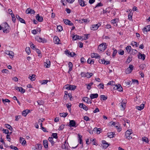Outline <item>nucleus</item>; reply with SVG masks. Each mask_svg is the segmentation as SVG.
<instances>
[{
    "label": "nucleus",
    "mask_w": 150,
    "mask_h": 150,
    "mask_svg": "<svg viewBox=\"0 0 150 150\" xmlns=\"http://www.w3.org/2000/svg\"><path fill=\"white\" fill-rule=\"evenodd\" d=\"M1 26L3 32L6 33L9 32L10 28L6 22L3 23L1 24Z\"/></svg>",
    "instance_id": "1"
},
{
    "label": "nucleus",
    "mask_w": 150,
    "mask_h": 150,
    "mask_svg": "<svg viewBox=\"0 0 150 150\" xmlns=\"http://www.w3.org/2000/svg\"><path fill=\"white\" fill-rule=\"evenodd\" d=\"M132 131L131 129L128 130L125 132V136L126 138L129 140L132 138V137L130 135L132 134Z\"/></svg>",
    "instance_id": "2"
},
{
    "label": "nucleus",
    "mask_w": 150,
    "mask_h": 150,
    "mask_svg": "<svg viewBox=\"0 0 150 150\" xmlns=\"http://www.w3.org/2000/svg\"><path fill=\"white\" fill-rule=\"evenodd\" d=\"M65 54L68 56H70L71 57H73L75 55H76L74 52H70L68 50H66L64 51Z\"/></svg>",
    "instance_id": "3"
},
{
    "label": "nucleus",
    "mask_w": 150,
    "mask_h": 150,
    "mask_svg": "<svg viewBox=\"0 0 150 150\" xmlns=\"http://www.w3.org/2000/svg\"><path fill=\"white\" fill-rule=\"evenodd\" d=\"M134 66L132 65H129V67L125 70L126 73L127 74L130 73L133 69Z\"/></svg>",
    "instance_id": "4"
},
{
    "label": "nucleus",
    "mask_w": 150,
    "mask_h": 150,
    "mask_svg": "<svg viewBox=\"0 0 150 150\" xmlns=\"http://www.w3.org/2000/svg\"><path fill=\"white\" fill-rule=\"evenodd\" d=\"M35 39L36 40L39 42L44 43L46 41L44 38H42L38 36L36 37Z\"/></svg>",
    "instance_id": "5"
},
{
    "label": "nucleus",
    "mask_w": 150,
    "mask_h": 150,
    "mask_svg": "<svg viewBox=\"0 0 150 150\" xmlns=\"http://www.w3.org/2000/svg\"><path fill=\"white\" fill-rule=\"evenodd\" d=\"M25 13H26L28 14H34L35 12V11L32 9L30 8H28L27 9V10L25 11Z\"/></svg>",
    "instance_id": "6"
},
{
    "label": "nucleus",
    "mask_w": 150,
    "mask_h": 150,
    "mask_svg": "<svg viewBox=\"0 0 150 150\" xmlns=\"http://www.w3.org/2000/svg\"><path fill=\"white\" fill-rule=\"evenodd\" d=\"M100 25V24L93 25H92V26L91 28V29L93 30H97L98 27Z\"/></svg>",
    "instance_id": "7"
},
{
    "label": "nucleus",
    "mask_w": 150,
    "mask_h": 150,
    "mask_svg": "<svg viewBox=\"0 0 150 150\" xmlns=\"http://www.w3.org/2000/svg\"><path fill=\"white\" fill-rule=\"evenodd\" d=\"M15 88L18 91L21 92L22 93H23L25 92V90L22 87H18L16 86L15 87Z\"/></svg>",
    "instance_id": "8"
},
{
    "label": "nucleus",
    "mask_w": 150,
    "mask_h": 150,
    "mask_svg": "<svg viewBox=\"0 0 150 150\" xmlns=\"http://www.w3.org/2000/svg\"><path fill=\"white\" fill-rule=\"evenodd\" d=\"M91 58H100V56L97 53H91Z\"/></svg>",
    "instance_id": "9"
},
{
    "label": "nucleus",
    "mask_w": 150,
    "mask_h": 150,
    "mask_svg": "<svg viewBox=\"0 0 150 150\" xmlns=\"http://www.w3.org/2000/svg\"><path fill=\"white\" fill-rule=\"evenodd\" d=\"M69 126L70 127H76V123L74 120H70L69 122Z\"/></svg>",
    "instance_id": "10"
},
{
    "label": "nucleus",
    "mask_w": 150,
    "mask_h": 150,
    "mask_svg": "<svg viewBox=\"0 0 150 150\" xmlns=\"http://www.w3.org/2000/svg\"><path fill=\"white\" fill-rule=\"evenodd\" d=\"M64 23L66 24H67L70 26H72L73 25V23L71 22L69 20L67 19H64Z\"/></svg>",
    "instance_id": "11"
},
{
    "label": "nucleus",
    "mask_w": 150,
    "mask_h": 150,
    "mask_svg": "<svg viewBox=\"0 0 150 150\" xmlns=\"http://www.w3.org/2000/svg\"><path fill=\"white\" fill-rule=\"evenodd\" d=\"M36 19L39 22H42L43 20V18L42 16H40L39 14L36 15Z\"/></svg>",
    "instance_id": "12"
},
{
    "label": "nucleus",
    "mask_w": 150,
    "mask_h": 150,
    "mask_svg": "<svg viewBox=\"0 0 150 150\" xmlns=\"http://www.w3.org/2000/svg\"><path fill=\"white\" fill-rule=\"evenodd\" d=\"M115 89H117L118 91L120 92L122 91V88L120 84H118V85H115V88H114Z\"/></svg>",
    "instance_id": "13"
},
{
    "label": "nucleus",
    "mask_w": 150,
    "mask_h": 150,
    "mask_svg": "<svg viewBox=\"0 0 150 150\" xmlns=\"http://www.w3.org/2000/svg\"><path fill=\"white\" fill-rule=\"evenodd\" d=\"M83 101L86 102L87 103H90V104H91L92 103V102L91 101L90 99L88 97H84L83 98Z\"/></svg>",
    "instance_id": "14"
},
{
    "label": "nucleus",
    "mask_w": 150,
    "mask_h": 150,
    "mask_svg": "<svg viewBox=\"0 0 150 150\" xmlns=\"http://www.w3.org/2000/svg\"><path fill=\"white\" fill-rule=\"evenodd\" d=\"M79 106L80 108H82L85 110L87 111L88 110V107L83 104V103H80L79 105Z\"/></svg>",
    "instance_id": "15"
},
{
    "label": "nucleus",
    "mask_w": 150,
    "mask_h": 150,
    "mask_svg": "<svg viewBox=\"0 0 150 150\" xmlns=\"http://www.w3.org/2000/svg\"><path fill=\"white\" fill-rule=\"evenodd\" d=\"M68 143H67L66 142V141H65L64 142V144L62 145V148L63 149L68 150Z\"/></svg>",
    "instance_id": "16"
},
{
    "label": "nucleus",
    "mask_w": 150,
    "mask_h": 150,
    "mask_svg": "<svg viewBox=\"0 0 150 150\" xmlns=\"http://www.w3.org/2000/svg\"><path fill=\"white\" fill-rule=\"evenodd\" d=\"M82 38V37L76 35H74L72 37V39L73 40H76L77 39L81 40Z\"/></svg>",
    "instance_id": "17"
},
{
    "label": "nucleus",
    "mask_w": 150,
    "mask_h": 150,
    "mask_svg": "<svg viewBox=\"0 0 150 150\" xmlns=\"http://www.w3.org/2000/svg\"><path fill=\"white\" fill-rule=\"evenodd\" d=\"M79 4L82 7L86 5V4H85V2L83 0H79Z\"/></svg>",
    "instance_id": "18"
},
{
    "label": "nucleus",
    "mask_w": 150,
    "mask_h": 150,
    "mask_svg": "<svg viewBox=\"0 0 150 150\" xmlns=\"http://www.w3.org/2000/svg\"><path fill=\"white\" fill-rule=\"evenodd\" d=\"M50 65V62L49 60H47L45 62V66L46 68H49Z\"/></svg>",
    "instance_id": "19"
},
{
    "label": "nucleus",
    "mask_w": 150,
    "mask_h": 150,
    "mask_svg": "<svg viewBox=\"0 0 150 150\" xmlns=\"http://www.w3.org/2000/svg\"><path fill=\"white\" fill-rule=\"evenodd\" d=\"M95 62V60L93 59H92L90 58H89L87 61V62L88 63L91 65L92 64H93Z\"/></svg>",
    "instance_id": "20"
},
{
    "label": "nucleus",
    "mask_w": 150,
    "mask_h": 150,
    "mask_svg": "<svg viewBox=\"0 0 150 150\" xmlns=\"http://www.w3.org/2000/svg\"><path fill=\"white\" fill-rule=\"evenodd\" d=\"M68 67L69 69L68 71V73L69 74L70 72L72 70L73 64L72 63L69 62L68 63Z\"/></svg>",
    "instance_id": "21"
},
{
    "label": "nucleus",
    "mask_w": 150,
    "mask_h": 150,
    "mask_svg": "<svg viewBox=\"0 0 150 150\" xmlns=\"http://www.w3.org/2000/svg\"><path fill=\"white\" fill-rule=\"evenodd\" d=\"M43 144L46 149L48 148V142L47 140H44L43 141Z\"/></svg>",
    "instance_id": "22"
},
{
    "label": "nucleus",
    "mask_w": 150,
    "mask_h": 150,
    "mask_svg": "<svg viewBox=\"0 0 150 150\" xmlns=\"http://www.w3.org/2000/svg\"><path fill=\"white\" fill-rule=\"evenodd\" d=\"M98 96L97 93L91 94L90 95V97L91 99L97 98Z\"/></svg>",
    "instance_id": "23"
},
{
    "label": "nucleus",
    "mask_w": 150,
    "mask_h": 150,
    "mask_svg": "<svg viewBox=\"0 0 150 150\" xmlns=\"http://www.w3.org/2000/svg\"><path fill=\"white\" fill-rule=\"evenodd\" d=\"M115 135L114 132H110L108 133V137L110 138H112Z\"/></svg>",
    "instance_id": "24"
},
{
    "label": "nucleus",
    "mask_w": 150,
    "mask_h": 150,
    "mask_svg": "<svg viewBox=\"0 0 150 150\" xmlns=\"http://www.w3.org/2000/svg\"><path fill=\"white\" fill-rule=\"evenodd\" d=\"M29 112H30V110H25L23 111L22 115L23 116H26Z\"/></svg>",
    "instance_id": "25"
},
{
    "label": "nucleus",
    "mask_w": 150,
    "mask_h": 150,
    "mask_svg": "<svg viewBox=\"0 0 150 150\" xmlns=\"http://www.w3.org/2000/svg\"><path fill=\"white\" fill-rule=\"evenodd\" d=\"M20 142L22 145H24L26 143V141L23 138L20 137Z\"/></svg>",
    "instance_id": "26"
},
{
    "label": "nucleus",
    "mask_w": 150,
    "mask_h": 150,
    "mask_svg": "<svg viewBox=\"0 0 150 150\" xmlns=\"http://www.w3.org/2000/svg\"><path fill=\"white\" fill-rule=\"evenodd\" d=\"M144 31L148 32L150 30V25H149L145 26L143 29Z\"/></svg>",
    "instance_id": "27"
},
{
    "label": "nucleus",
    "mask_w": 150,
    "mask_h": 150,
    "mask_svg": "<svg viewBox=\"0 0 150 150\" xmlns=\"http://www.w3.org/2000/svg\"><path fill=\"white\" fill-rule=\"evenodd\" d=\"M94 131H96L97 133L98 134H99L102 131V129L100 128H97V127H95L93 129Z\"/></svg>",
    "instance_id": "28"
},
{
    "label": "nucleus",
    "mask_w": 150,
    "mask_h": 150,
    "mask_svg": "<svg viewBox=\"0 0 150 150\" xmlns=\"http://www.w3.org/2000/svg\"><path fill=\"white\" fill-rule=\"evenodd\" d=\"M59 39L57 36H55L54 38V41L55 43L58 44L59 43Z\"/></svg>",
    "instance_id": "29"
},
{
    "label": "nucleus",
    "mask_w": 150,
    "mask_h": 150,
    "mask_svg": "<svg viewBox=\"0 0 150 150\" xmlns=\"http://www.w3.org/2000/svg\"><path fill=\"white\" fill-rule=\"evenodd\" d=\"M102 143L103 144L105 145V146H103V147L105 149L107 148L109 146V144H108V143L105 140H103L102 141Z\"/></svg>",
    "instance_id": "30"
},
{
    "label": "nucleus",
    "mask_w": 150,
    "mask_h": 150,
    "mask_svg": "<svg viewBox=\"0 0 150 150\" xmlns=\"http://www.w3.org/2000/svg\"><path fill=\"white\" fill-rule=\"evenodd\" d=\"M48 140L51 143L52 146L54 145L55 142H54L53 138L52 137H49L48 138Z\"/></svg>",
    "instance_id": "31"
},
{
    "label": "nucleus",
    "mask_w": 150,
    "mask_h": 150,
    "mask_svg": "<svg viewBox=\"0 0 150 150\" xmlns=\"http://www.w3.org/2000/svg\"><path fill=\"white\" fill-rule=\"evenodd\" d=\"M144 104H142L140 106H136V108L139 110H141L144 108Z\"/></svg>",
    "instance_id": "32"
},
{
    "label": "nucleus",
    "mask_w": 150,
    "mask_h": 150,
    "mask_svg": "<svg viewBox=\"0 0 150 150\" xmlns=\"http://www.w3.org/2000/svg\"><path fill=\"white\" fill-rule=\"evenodd\" d=\"M5 127L8 129L12 131L13 130V128L9 124H6L5 125Z\"/></svg>",
    "instance_id": "33"
},
{
    "label": "nucleus",
    "mask_w": 150,
    "mask_h": 150,
    "mask_svg": "<svg viewBox=\"0 0 150 150\" xmlns=\"http://www.w3.org/2000/svg\"><path fill=\"white\" fill-rule=\"evenodd\" d=\"M121 105H120V108L122 110H124L125 109L126 106V103H123V102L121 103Z\"/></svg>",
    "instance_id": "34"
},
{
    "label": "nucleus",
    "mask_w": 150,
    "mask_h": 150,
    "mask_svg": "<svg viewBox=\"0 0 150 150\" xmlns=\"http://www.w3.org/2000/svg\"><path fill=\"white\" fill-rule=\"evenodd\" d=\"M93 75V74L92 73L87 72L86 74V76L88 78H90Z\"/></svg>",
    "instance_id": "35"
},
{
    "label": "nucleus",
    "mask_w": 150,
    "mask_h": 150,
    "mask_svg": "<svg viewBox=\"0 0 150 150\" xmlns=\"http://www.w3.org/2000/svg\"><path fill=\"white\" fill-rule=\"evenodd\" d=\"M78 137H79V144H82V136L79 134H78Z\"/></svg>",
    "instance_id": "36"
},
{
    "label": "nucleus",
    "mask_w": 150,
    "mask_h": 150,
    "mask_svg": "<svg viewBox=\"0 0 150 150\" xmlns=\"http://www.w3.org/2000/svg\"><path fill=\"white\" fill-rule=\"evenodd\" d=\"M101 100L102 99L103 100H105L107 98V96L104 95H101L100 96Z\"/></svg>",
    "instance_id": "37"
},
{
    "label": "nucleus",
    "mask_w": 150,
    "mask_h": 150,
    "mask_svg": "<svg viewBox=\"0 0 150 150\" xmlns=\"http://www.w3.org/2000/svg\"><path fill=\"white\" fill-rule=\"evenodd\" d=\"M107 47H98V50L99 52H103Z\"/></svg>",
    "instance_id": "38"
},
{
    "label": "nucleus",
    "mask_w": 150,
    "mask_h": 150,
    "mask_svg": "<svg viewBox=\"0 0 150 150\" xmlns=\"http://www.w3.org/2000/svg\"><path fill=\"white\" fill-rule=\"evenodd\" d=\"M68 114L67 113H60V115L61 117H66Z\"/></svg>",
    "instance_id": "39"
},
{
    "label": "nucleus",
    "mask_w": 150,
    "mask_h": 150,
    "mask_svg": "<svg viewBox=\"0 0 150 150\" xmlns=\"http://www.w3.org/2000/svg\"><path fill=\"white\" fill-rule=\"evenodd\" d=\"M25 51L28 54H30L31 52L30 47H26Z\"/></svg>",
    "instance_id": "40"
},
{
    "label": "nucleus",
    "mask_w": 150,
    "mask_h": 150,
    "mask_svg": "<svg viewBox=\"0 0 150 150\" xmlns=\"http://www.w3.org/2000/svg\"><path fill=\"white\" fill-rule=\"evenodd\" d=\"M131 44L132 46H135L136 47H137L139 45L137 43V42L135 41H132L131 43Z\"/></svg>",
    "instance_id": "41"
},
{
    "label": "nucleus",
    "mask_w": 150,
    "mask_h": 150,
    "mask_svg": "<svg viewBox=\"0 0 150 150\" xmlns=\"http://www.w3.org/2000/svg\"><path fill=\"white\" fill-rule=\"evenodd\" d=\"M57 29L58 31L61 32L63 30L62 27V26L59 25H58L57 27Z\"/></svg>",
    "instance_id": "42"
},
{
    "label": "nucleus",
    "mask_w": 150,
    "mask_h": 150,
    "mask_svg": "<svg viewBox=\"0 0 150 150\" xmlns=\"http://www.w3.org/2000/svg\"><path fill=\"white\" fill-rule=\"evenodd\" d=\"M139 57L140 59H141L143 60H144L145 59V55L144 54H141Z\"/></svg>",
    "instance_id": "43"
},
{
    "label": "nucleus",
    "mask_w": 150,
    "mask_h": 150,
    "mask_svg": "<svg viewBox=\"0 0 150 150\" xmlns=\"http://www.w3.org/2000/svg\"><path fill=\"white\" fill-rule=\"evenodd\" d=\"M99 62L100 63L105 64V60L104 59H100L99 60Z\"/></svg>",
    "instance_id": "44"
},
{
    "label": "nucleus",
    "mask_w": 150,
    "mask_h": 150,
    "mask_svg": "<svg viewBox=\"0 0 150 150\" xmlns=\"http://www.w3.org/2000/svg\"><path fill=\"white\" fill-rule=\"evenodd\" d=\"M142 140L143 142H145L146 143H148L149 142L148 138L145 137H144L142 138Z\"/></svg>",
    "instance_id": "45"
},
{
    "label": "nucleus",
    "mask_w": 150,
    "mask_h": 150,
    "mask_svg": "<svg viewBox=\"0 0 150 150\" xmlns=\"http://www.w3.org/2000/svg\"><path fill=\"white\" fill-rule=\"evenodd\" d=\"M93 84V82H91L90 83L88 84L87 86V88L88 90H90L91 88V86Z\"/></svg>",
    "instance_id": "46"
},
{
    "label": "nucleus",
    "mask_w": 150,
    "mask_h": 150,
    "mask_svg": "<svg viewBox=\"0 0 150 150\" xmlns=\"http://www.w3.org/2000/svg\"><path fill=\"white\" fill-rule=\"evenodd\" d=\"M35 75H34V74H33V75H32L31 76H30L29 77V78H30V79L32 81H34L35 80Z\"/></svg>",
    "instance_id": "47"
},
{
    "label": "nucleus",
    "mask_w": 150,
    "mask_h": 150,
    "mask_svg": "<svg viewBox=\"0 0 150 150\" xmlns=\"http://www.w3.org/2000/svg\"><path fill=\"white\" fill-rule=\"evenodd\" d=\"M137 51L136 50L131 49V52L130 54H134L137 53Z\"/></svg>",
    "instance_id": "48"
},
{
    "label": "nucleus",
    "mask_w": 150,
    "mask_h": 150,
    "mask_svg": "<svg viewBox=\"0 0 150 150\" xmlns=\"http://www.w3.org/2000/svg\"><path fill=\"white\" fill-rule=\"evenodd\" d=\"M107 46L105 43H103L99 45L98 47H106Z\"/></svg>",
    "instance_id": "49"
},
{
    "label": "nucleus",
    "mask_w": 150,
    "mask_h": 150,
    "mask_svg": "<svg viewBox=\"0 0 150 150\" xmlns=\"http://www.w3.org/2000/svg\"><path fill=\"white\" fill-rule=\"evenodd\" d=\"M2 100L4 104H5L6 102H10V100H9L8 99H2Z\"/></svg>",
    "instance_id": "50"
},
{
    "label": "nucleus",
    "mask_w": 150,
    "mask_h": 150,
    "mask_svg": "<svg viewBox=\"0 0 150 150\" xmlns=\"http://www.w3.org/2000/svg\"><path fill=\"white\" fill-rule=\"evenodd\" d=\"M10 147L11 149H14L15 150H18V148L17 147L15 146H13L12 145L10 146Z\"/></svg>",
    "instance_id": "51"
},
{
    "label": "nucleus",
    "mask_w": 150,
    "mask_h": 150,
    "mask_svg": "<svg viewBox=\"0 0 150 150\" xmlns=\"http://www.w3.org/2000/svg\"><path fill=\"white\" fill-rule=\"evenodd\" d=\"M33 49L34 50H36V52L38 54H40V51L39 49L36 48V47H33Z\"/></svg>",
    "instance_id": "52"
},
{
    "label": "nucleus",
    "mask_w": 150,
    "mask_h": 150,
    "mask_svg": "<svg viewBox=\"0 0 150 150\" xmlns=\"http://www.w3.org/2000/svg\"><path fill=\"white\" fill-rule=\"evenodd\" d=\"M113 52L112 56L113 57H114L117 52V51L116 50H114V48L113 49Z\"/></svg>",
    "instance_id": "53"
},
{
    "label": "nucleus",
    "mask_w": 150,
    "mask_h": 150,
    "mask_svg": "<svg viewBox=\"0 0 150 150\" xmlns=\"http://www.w3.org/2000/svg\"><path fill=\"white\" fill-rule=\"evenodd\" d=\"M70 87H71V90H74L75 89H76V86L75 85H70Z\"/></svg>",
    "instance_id": "54"
},
{
    "label": "nucleus",
    "mask_w": 150,
    "mask_h": 150,
    "mask_svg": "<svg viewBox=\"0 0 150 150\" xmlns=\"http://www.w3.org/2000/svg\"><path fill=\"white\" fill-rule=\"evenodd\" d=\"M132 13H129L128 14V18L129 20H132Z\"/></svg>",
    "instance_id": "55"
},
{
    "label": "nucleus",
    "mask_w": 150,
    "mask_h": 150,
    "mask_svg": "<svg viewBox=\"0 0 150 150\" xmlns=\"http://www.w3.org/2000/svg\"><path fill=\"white\" fill-rule=\"evenodd\" d=\"M83 119L86 121H89L90 120V119L88 116H85L83 117Z\"/></svg>",
    "instance_id": "56"
},
{
    "label": "nucleus",
    "mask_w": 150,
    "mask_h": 150,
    "mask_svg": "<svg viewBox=\"0 0 150 150\" xmlns=\"http://www.w3.org/2000/svg\"><path fill=\"white\" fill-rule=\"evenodd\" d=\"M115 127L117 129L118 132H120L121 130V128L120 126H115Z\"/></svg>",
    "instance_id": "57"
},
{
    "label": "nucleus",
    "mask_w": 150,
    "mask_h": 150,
    "mask_svg": "<svg viewBox=\"0 0 150 150\" xmlns=\"http://www.w3.org/2000/svg\"><path fill=\"white\" fill-rule=\"evenodd\" d=\"M115 84V82L113 81H110L107 84L108 85H114Z\"/></svg>",
    "instance_id": "58"
},
{
    "label": "nucleus",
    "mask_w": 150,
    "mask_h": 150,
    "mask_svg": "<svg viewBox=\"0 0 150 150\" xmlns=\"http://www.w3.org/2000/svg\"><path fill=\"white\" fill-rule=\"evenodd\" d=\"M52 136L54 138L57 139L58 138L57 134V133H53Z\"/></svg>",
    "instance_id": "59"
},
{
    "label": "nucleus",
    "mask_w": 150,
    "mask_h": 150,
    "mask_svg": "<svg viewBox=\"0 0 150 150\" xmlns=\"http://www.w3.org/2000/svg\"><path fill=\"white\" fill-rule=\"evenodd\" d=\"M9 52V53L8 55H9V56L11 57L12 58H13L14 56V55L13 52L11 51H10V52Z\"/></svg>",
    "instance_id": "60"
},
{
    "label": "nucleus",
    "mask_w": 150,
    "mask_h": 150,
    "mask_svg": "<svg viewBox=\"0 0 150 150\" xmlns=\"http://www.w3.org/2000/svg\"><path fill=\"white\" fill-rule=\"evenodd\" d=\"M37 103L39 105H43L44 103L42 100H38L37 101Z\"/></svg>",
    "instance_id": "61"
},
{
    "label": "nucleus",
    "mask_w": 150,
    "mask_h": 150,
    "mask_svg": "<svg viewBox=\"0 0 150 150\" xmlns=\"http://www.w3.org/2000/svg\"><path fill=\"white\" fill-rule=\"evenodd\" d=\"M80 61L81 63L83 64L85 62L86 60L84 57H82L81 58Z\"/></svg>",
    "instance_id": "62"
},
{
    "label": "nucleus",
    "mask_w": 150,
    "mask_h": 150,
    "mask_svg": "<svg viewBox=\"0 0 150 150\" xmlns=\"http://www.w3.org/2000/svg\"><path fill=\"white\" fill-rule=\"evenodd\" d=\"M98 86L100 88H104V84H103L100 83L98 85Z\"/></svg>",
    "instance_id": "63"
},
{
    "label": "nucleus",
    "mask_w": 150,
    "mask_h": 150,
    "mask_svg": "<svg viewBox=\"0 0 150 150\" xmlns=\"http://www.w3.org/2000/svg\"><path fill=\"white\" fill-rule=\"evenodd\" d=\"M64 125H63V124H62V125L59 127V130H62L64 128Z\"/></svg>",
    "instance_id": "64"
}]
</instances>
